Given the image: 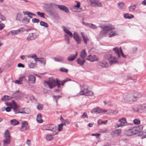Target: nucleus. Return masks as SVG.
I'll list each match as a JSON object with an SVG mask.
<instances>
[{
    "label": "nucleus",
    "mask_w": 146,
    "mask_h": 146,
    "mask_svg": "<svg viewBox=\"0 0 146 146\" xmlns=\"http://www.w3.org/2000/svg\"><path fill=\"white\" fill-rule=\"evenodd\" d=\"M61 97V96H53V98L54 99H55L56 100V102H57V100L59 98Z\"/></svg>",
    "instance_id": "nucleus-59"
},
{
    "label": "nucleus",
    "mask_w": 146,
    "mask_h": 146,
    "mask_svg": "<svg viewBox=\"0 0 146 146\" xmlns=\"http://www.w3.org/2000/svg\"><path fill=\"white\" fill-rule=\"evenodd\" d=\"M53 58L56 62H60L64 60V58L60 56H58L56 57H54Z\"/></svg>",
    "instance_id": "nucleus-22"
},
{
    "label": "nucleus",
    "mask_w": 146,
    "mask_h": 146,
    "mask_svg": "<svg viewBox=\"0 0 146 146\" xmlns=\"http://www.w3.org/2000/svg\"><path fill=\"white\" fill-rule=\"evenodd\" d=\"M73 38L76 42L78 44H80L82 41L81 37L79 36L78 33L74 32L73 35Z\"/></svg>",
    "instance_id": "nucleus-12"
},
{
    "label": "nucleus",
    "mask_w": 146,
    "mask_h": 146,
    "mask_svg": "<svg viewBox=\"0 0 146 146\" xmlns=\"http://www.w3.org/2000/svg\"><path fill=\"white\" fill-rule=\"evenodd\" d=\"M38 61L41 64H43L44 65L46 64V61L43 58H39Z\"/></svg>",
    "instance_id": "nucleus-37"
},
{
    "label": "nucleus",
    "mask_w": 146,
    "mask_h": 146,
    "mask_svg": "<svg viewBox=\"0 0 146 146\" xmlns=\"http://www.w3.org/2000/svg\"><path fill=\"white\" fill-rule=\"evenodd\" d=\"M77 63L81 66H83L85 62L84 59H81L80 58H78L77 60Z\"/></svg>",
    "instance_id": "nucleus-25"
},
{
    "label": "nucleus",
    "mask_w": 146,
    "mask_h": 146,
    "mask_svg": "<svg viewBox=\"0 0 146 146\" xmlns=\"http://www.w3.org/2000/svg\"><path fill=\"white\" fill-rule=\"evenodd\" d=\"M118 121L123 124L127 123L126 120L125 118L123 117L118 120Z\"/></svg>",
    "instance_id": "nucleus-39"
},
{
    "label": "nucleus",
    "mask_w": 146,
    "mask_h": 146,
    "mask_svg": "<svg viewBox=\"0 0 146 146\" xmlns=\"http://www.w3.org/2000/svg\"><path fill=\"white\" fill-rule=\"evenodd\" d=\"M86 55L87 53L85 51V50L83 49L81 51L80 54V56L81 58L84 59L85 58Z\"/></svg>",
    "instance_id": "nucleus-24"
},
{
    "label": "nucleus",
    "mask_w": 146,
    "mask_h": 146,
    "mask_svg": "<svg viewBox=\"0 0 146 146\" xmlns=\"http://www.w3.org/2000/svg\"><path fill=\"white\" fill-rule=\"evenodd\" d=\"M134 123L136 125H138L140 123V120L138 119H135L133 121Z\"/></svg>",
    "instance_id": "nucleus-42"
},
{
    "label": "nucleus",
    "mask_w": 146,
    "mask_h": 146,
    "mask_svg": "<svg viewBox=\"0 0 146 146\" xmlns=\"http://www.w3.org/2000/svg\"><path fill=\"white\" fill-rule=\"evenodd\" d=\"M141 97V94L138 92L134 94L131 93L127 94L124 98V100L127 102H132L135 100L134 98H139Z\"/></svg>",
    "instance_id": "nucleus-3"
},
{
    "label": "nucleus",
    "mask_w": 146,
    "mask_h": 146,
    "mask_svg": "<svg viewBox=\"0 0 146 146\" xmlns=\"http://www.w3.org/2000/svg\"><path fill=\"white\" fill-rule=\"evenodd\" d=\"M85 25H86L88 26L90 28L94 29H96L97 28V27L95 25L92 23H87Z\"/></svg>",
    "instance_id": "nucleus-30"
},
{
    "label": "nucleus",
    "mask_w": 146,
    "mask_h": 146,
    "mask_svg": "<svg viewBox=\"0 0 146 146\" xmlns=\"http://www.w3.org/2000/svg\"><path fill=\"white\" fill-rule=\"evenodd\" d=\"M124 126V125L121 123H120L119 124L117 123L115 125V126L117 127H123Z\"/></svg>",
    "instance_id": "nucleus-58"
},
{
    "label": "nucleus",
    "mask_w": 146,
    "mask_h": 146,
    "mask_svg": "<svg viewBox=\"0 0 146 146\" xmlns=\"http://www.w3.org/2000/svg\"><path fill=\"white\" fill-rule=\"evenodd\" d=\"M77 3V5H75L74 6V7H76L78 8H79L80 7V3L79 2L76 1Z\"/></svg>",
    "instance_id": "nucleus-57"
},
{
    "label": "nucleus",
    "mask_w": 146,
    "mask_h": 146,
    "mask_svg": "<svg viewBox=\"0 0 146 146\" xmlns=\"http://www.w3.org/2000/svg\"><path fill=\"white\" fill-rule=\"evenodd\" d=\"M102 30L100 32V34L102 36H104L112 29L111 25L110 24L104 25L100 27Z\"/></svg>",
    "instance_id": "nucleus-5"
},
{
    "label": "nucleus",
    "mask_w": 146,
    "mask_h": 146,
    "mask_svg": "<svg viewBox=\"0 0 146 146\" xmlns=\"http://www.w3.org/2000/svg\"><path fill=\"white\" fill-rule=\"evenodd\" d=\"M0 19L2 21H5V20L6 18L5 17L1 15V14L0 15Z\"/></svg>",
    "instance_id": "nucleus-61"
},
{
    "label": "nucleus",
    "mask_w": 146,
    "mask_h": 146,
    "mask_svg": "<svg viewBox=\"0 0 146 146\" xmlns=\"http://www.w3.org/2000/svg\"><path fill=\"white\" fill-rule=\"evenodd\" d=\"M112 133L115 136H117L120 135L121 133V129H116L113 131Z\"/></svg>",
    "instance_id": "nucleus-23"
},
{
    "label": "nucleus",
    "mask_w": 146,
    "mask_h": 146,
    "mask_svg": "<svg viewBox=\"0 0 146 146\" xmlns=\"http://www.w3.org/2000/svg\"><path fill=\"white\" fill-rule=\"evenodd\" d=\"M40 24L41 26H43L46 28H47L48 27V25L47 23L42 21H40Z\"/></svg>",
    "instance_id": "nucleus-40"
},
{
    "label": "nucleus",
    "mask_w": 146,
    "mask_h": 146,
    "mask_svg": "<svg viewBox=\"0 0 146 146\" xmlns=\"http://www.w3.org/2000/svg\"><path fill=\"white\" fill-rule=\"evenodd\" d=\"M60 70L61 72H65L66 73L68 71V69H66L64 68H60Z\"/></svg>",
    "instance_id": "nucleus-47"
},
{
    "label": "nucleus",
    "mask_w": 146,
    "mask_h": 146,
    "mask_svg": "<svg viewBox=\"0 0 146 146\" xmlns=\"http://www.w3.org/2000/svg\"><path fill=\"white\" fill-rule=\"evenodd\" d=\"M136 8L135 5L131 6L129 7V11L130 12H133Z\"/></svg>",
    "instance_id": "nucleus-46"
},
{
    "label": "nucleus",
    "mask_w": 146,
    "mask_h": 146,
    "mask_svg": "<svg viewBox=\"0 0 146 146\" xmlns=\"http://www.w3.org/2000/svg\"><path fill=\"white\" fill-rule=\"evenodd\" d=\"M10 123L13 125H15L19 124V122L15 119L11 120L10 121Z\"/></svg>",
    "instance_id": "nucleus-34"
},
{
    "label": "nucleus",
    "mask_w": 146,
    "mask_h": 146,
    "mask_svg": "<svg viewBox=\"0 0 146 146\" xmlns=\"http://www.w3.org/2000/svg\"><path fill=\"white\" fill-rule=\"evenodd\" d=\"M26 143L28 146H31V140L29 139H27L26 141Z\"/></svg>",
    "instance_id": "nucleus-62"
},
{
    "label": "nucleus",
    "mask_w": 146,
    "mask_h": 146,
    "mask_svg": "<svg viewBox=\"0 0 146 146\" xmlns=\"http://www.w3.org/2000/svg\"><path fill=\"white\" fill-rule=\"evenodd\" d=\"M10 32L13 35H15L18 34V31H11Z\"/></svg>",
    "instance_id": "nucleus-54"
},
{
    "label": "nucleus",
    "mask_w": 146,
    "mask_h": 146,
    "mask_svg": "<svg viewBox=\"0 0 146 146\" xmlns=\"http://www.w3.org/2000/svg\"><path fill=\"white\" fill-rule=\"evenodd\" d=\"M63 123H61L58 125V131H60L62 129L63 126Z\"/></svg>",
    "instance_id": "nucleus-50"
},
{
    "label": "nucleus",
    "mask_w": 146,
    "mask_h": 146,
    "mask_svg": "<svg viewBox=\"0 0 146 146\" xmlns=\"http://www.w3.org/2000/svg\"><path fill=\"white\" fill-rule=\"evenodd\" d=\"M36 120L39 123H41L42 122V119L41 118V114L40 113H38L37 115Z\"/></svg>",
    "instance_id": "nucleus-26"
},
{
    "label": "nucleus",
    "mask_w": 146,
    "mask_h": 146,
    "mask_svg": "<svg viewBox=\"0 0 146 146\" xmlns=\"http://www.w3.org/2000/svg\"><path fill=\"white\" fill-rule=\"evenodd\" d=\"M19 92L18 91H17L16 92L14 93L13 94V97L15 98H18L19 96L18 95L19 94Z\"/></svg>",
    "instance_id": "nucleus-53"
},
{
    "label": "nucleus",
    "mask_w": 146,
    "mask_h": 146,
    "mask_svg": "<svg viewBox=\"0 0 146 146\" xmlns=\"http://www.w3.org/2000/svg\"><path fill=\"white\" fill-rule=\"evenodd\" d=\"M46 10V12L50 15H53L56 13V10L54 8H48Z\"/></svg>",
    "instance_id": "nucleus-14"
},
{
    "label": "nucleus",
    "mask_w": 146,
    "mask_h": 146,
    "mask_svg": "<svg viewBox=\"0 0 146 146\" xmlns=\"http://www.w3.org/2000/svg\"><path fill=\"white\" fill-rule=\"evenodd\" d=\"M119 8L122 9L124 5V3L122 2L119 3L118 4Z\"/></svg>",
    "instance_id": "nucleus-49"
},
{
    "label": "nucleus",
    "mask_w": 146,
    "mask_h": 146,
    "mask_svg": "<svg viewBox=\"0 0 146 146\" xmlns=\"http://www.w3.org/2000/svg\"><path fill=\"white\" fill-rule=\"evenodd\" d=\"M77 55H78V53L77 52H76V54H70L68 57V60L69 61H73L76 57Z\"/></svg>",
    "instance_id": "nucleus-18"
},
{
    "label": "nucleus",
    "mask_w": 146,
    "mask_h": 146,
    "mask_svg": "<svg viewBox=\"0 0 146 146\" xmlns=\"http://www.w3.org/2000/svg\"><path fill=\"white\" fill-rule=\"evenodd\" d=\"M23 13L25 15H27L30 18H33V17L31 15V13L29 11H23Z\"/></svg>",
    "instance_id": "nucleus-41"
},
{
    "label": "nucleus",
    "mask_w": 146,
    "mask_h": 146,
    "mask_svg": "<svg viewBox=\"0 0 146 146\" xmlns=\"http://www.w3.org/2000/svg\"><path fill=\"white\" fill-rule=\"evenodd\" d=\"M63 31L65 33L69 35L71 37L73 36V35L72 32L64 27Z\"/></svg>",
    "instance_id": "nucleus-28"
},
{
    "label": "nucleus",
    "mask_w": 146,
    "mask_h": 146,
    "mask_svg": "<svg viewBox=\"0 0 146 146\" xmlns=\"http://www.w3.org/2000/svg\"><path fill=\"white\" fill-rule=\"evenodd\" d=\"M88 85H83L81 87V90L79 93L80 95H83L86 96H91L93 95V92L88 90Z\"/></svg>",
    "instance_id": "nucleus-4"
},
{
    "label": "nucleus",
    "mask_w": 146,
    "mask_h": 146,
    "mask_svg": "<svg viewBox=\"0 0 146 146\" xmlns=\"http://www.w3.org/2000/svg\"><path fill=\"white\" fill-rule=\"evenodd\" d=\"M101 109L99 107H97L96 108H94L91 111V113H100Z\"/></svg>",
    "instance_id": "nucleus-21"
},
{
    "label": "nucleus",
    "mask_w": 146,
    "mask_h": 146,
    "mask_svg": "<svg viewBox=\"0 0 146 146\" xmlns=\"http://www.w3.org/2000/svg\"><path fill=\"white\" fill-rule=\"evenodd\" d=\"M35 66V64L34 63H31L29 65V67L30 68H34Z\"/></svg>",
    "instance_id": "nucleus-56"
},
{
    "label": "nucleus",
    "mask_w": 146,
    "mask_h": 146,
    "mask_svg": "<svg viewBox=\"0 0 146 146\" xmlns=\"http://www.w3.org/2000/svg\"><path fill=\"white\" fill-rule=\"evenodd\" d=\"M57 7L60 9L65 11L66 13H68L69 12L68 9L67 7L65 6L61 5H57Z\"/></svg>",
    "instance_id": "nucleus-19"
},
{
    "label": "nucleus",
    "mask_w": 146,
    "mask_h": 146,
    "mask_svg": "<svg viewBox=\"0 0 146 146\" xmlns=\"http://www.w3.org/2000/svg\"><path fill=\"white\" fill-rule=\"evenodd\" d=\"M98 65L104 68L108 67V63L105 61H102L98 62Z\"/></svg>",
    "instance_id": "nucleus-16"
},
{
    "label": "nucleus",
    "mask_w": 146,
    "mask_h": 146,
    "mask_svg": "<svg viewBox=\"0 0 146 146\" xmlns=\"http://www.w3.org/2000/svg\"><path fill=\"white\" fill-rule=\"evenodd\" d=\"M32 21L33 23H38L40 21V20L36 18H33L32 20Z\"/></svg>",
    "instance_id": "nucleus-51"
},
{
    "label": "nucleus",
    "mask_w": 146,
    "mask_h": 146,
    "mask_svg": "<svg viewBox=\"0 0 146 146\" xmlns=\"http://www.w3.org/2000/svg\"><path fill=\"white\" fill-rule=\"evenodd\" d=\"M38 36V35L36 33H31L29 34V35L27 38V40L28 41L30 40H34Z\"/></svg>",
    "instance_id": "nucleus-13"
},
{
    "label": "nucleus",
    "mask_w": 146,
    "mask_h": 146,
    "mask_svg": "<svg viewBox=\"0 0 146 146\" xmlns=\"http://www.w3.org/2000/svg\"><path fill=\"white\" fill-rule=\"evenodd\" d=\"M117 35L115 32H111L109 35V37H111L113 36H114Z\"/></svg>",
    "instance_id": "nucleus-48"
},
{
    "label": "nucleus",
    "mask_w": 146,
    "mask_h": 146,
    "mask_svg": "<svg viewBox=\"0 0 146 146\" xmlns=\"http://www.w3.org/2000/svg\"><path fill=\"white\" fill-rule=\"evenodd\" d=\"M105 58L108 60L110 64L112 65L113 64L116 63L117 62V59L114 56H113L111 54H108L105 56Z\"/></svg>",
    "instance_id": "nucleus-6"
},
{
    "label": "nucleus",
    "mask_w": 146,
    "mask_h": 146,
    "mask_svg": "<svg viewBox=\"0 0 146 146\" xmlns=\"http://www.w3.org/2000/svg\"><path fill=\"white\" fill-rule=\"evenodd\" d=\"M57 5L52 3L48 4V6L49 7V8H56L57 7Z\"/></svg>",
    "instance_id": "nucleus-35"
},
{
    "label": "nucleus",
    "mask_w": 146,
    "mask_h": 146,
    "mask_svg": "<svg viewBox=\"0 0 146 146\" xmlns=\"http://www.w3.org/2000/svg\"><path fill=\"white\" fill-rule=\"evenodd\" d=\"M143 127L142 125H140L137 127L127 130L125 131L126 134L128 136H130L137 134L141 131L143 130Z\"/></svg>",
    "instance_id": "nucleus-2"
},
{
    "label": "nucleus",
    "mask_w": 146,
    "mask_h": 146,
    "mask_svg": "<svg viewBox=\"0 0 146 146\" xmlns=\"http://www.w3.org/2000/svg\"><path fill=\"white\" fill-rule=\"evenodd\" d=\"M43 108V106L42 104H38L37 106V108L38 110H41Z\"/></svg>",
    "instance_id": "nucleus-52"
},
{
    "label": "nucleus",
    "mask_w": 146,
    "mask_h": 146,
    "mask_svg": "<svg viewBox=\"0 0 146 146\" xmlns=\"http://www.w3.org/2000/svg\"><path fill=\"white\" fill-rule=\"evenodd\" d=\"M12 98V97L5 95L2 98L1 100L3 101H6L9 100H10Z\"/></svg>",
    "instance_id": "nucleus-32"
},
{
    "label": "nucleus",
    "mask_w": 146,
    "mask_h": 146,
    "mask_svg": "<svg viewBox=\"0 0 146 146\" xmlns=\"http://www.w3.org/2000/svg\"><path fill=\"white\" fill-rule=\"evenodd\" d=\"M81 34L84 43L86 44L89 40V39L87 35L85 34L84 33L81 32Z\"/></svg>",
    "instance_id": "nucleus-15"
},
{
    "label": "nucleus",
    "mask_w": 146,
    "mask_h": 146,
    "mask_svg": "<svg viewBox=\"0 0 146 146\" xmlns=\"http://www.w3.org/2000/svg\"><path fill=\"white\" fill-rule=\"evenodd\" d=\"M87 2L90 3L92 6L101 7L102 4L98 0H87Z\"/></svg>",
    "instance_id": "nucleus-9"
},
{
    "label": "nucleus",
    "mask_w": 146,
    "mask_h": 146,
    "mask_svg": "<svg viewBox=\"0 0 146 146\" xmlns=\"http://www.w3.org/2000/svg\"><path fill=\"white\" fill-rule=\"evenodd\" d=\"M141 109L143 111L146 112V104L142 105L141 106Z\"/></svg>",
    "instance_id": "nucleus-55"
},
{
    "label": "nucleus",
    "mask_w": 146,
    "mask_h": 146,
    "mask_svg": "<svg viewBox=\"0 0 146 146\" xmlns=\"http://www.w3.org/2000/svg\"><path fill=\"white\" fill-rule=\"evenodd\" d=\"M28 81L31 83L34 84L35 82V77L33 75H30L28 76Z\"/></svg>",
    "instance_id": "nucleus-17"
},
{
    "label": "nucleus",
    "mask_w": 146,
    "mask_h": 146,
    "mask_svg": "<svg viewBox=\"0 0 146 146\" xmlns=\"http://www.w3.org/2000/svg\"><path fill=\"white\" fill-rule=\"evenodd\" d=\"M30 19H28L27 17H24L22 20V22L23 23L27 24L29 22Z\"/></svg>",
    "instance_id": "nucleus-31"
},
{
    "label": "nucleus",
    "mask_w": 146,
    "mask_h": 146,
    "mask_svg": "<svg viewBox=\"0 0 146 146\" xmlns=\"http://www.w3.org/2000/svg\"><path fill=\"white\" fill-rule=\"evenodd\" d=\"M45 130L53 131L55 132V130H56V126L53 124H48L44 126Z\"/></svg>",
    "instance_id": "nucleus-8"
},
{
    "label": "nucleus",
    "mask_w": 146,
    "mask_h": 146,
    "mask_svg": "<svg viewBox=\"0 0 146 146\" xmlns=\"http://www.w3.org/2000/svg\"><path fill=\"white\" fill-rule=\"evenodd\" d=\"M22 17L21 14L19 13H18L17 14L15 20H19L21 22V21L20 20V19L22 18Z\"/></svg>",
    "instance_id": "nucleus-44"
},
{
    "label": "nucleus",
    "mask_w": 146,
    "mask_h": 146,
    "mask_svg": "<svg viewBox=\"0 0 146 146\" xmlns=\"http://www.w3.org/2000/svg\"><path fill=\"white\" fill-rule=\"evenodd\" d=\"M11 108L10 107H7L5 108V110L7 112H8L11 111Z\"/></svg>",
    "instance_id": "nucleus-64"
},
{
    "label": "nucleus",
    "mask_w": 146,
    "mask_h": 146,
    "mask_svg": "<svg viewBox=\"0 0 146 146\" xmlns=\"http://www.w3.org/2000/svg\"><path fill=\"white\" fill-rule=\"evenodd\" d=\"M12 102L13 103V108L14 110V111L15 113V114H17V113H19V110H17V106L15 102H14V101L13 100L12 101Z\"/></svg>",
    "instance_id": "nucleus-20"
},
{
    "label": "nucleus",
    "mask_w": 146,
    "mask_h": 146,
    "mask_svg": "<svg viewBox=\"0 0 146 146\" xmlns=\"http://www.w3.org/2000/svg\"><path fill=\"white\" fill-rule=\"evenodd\" d=\"M86 59L91 62H94L97 61L98 59V57L94 55H90L86 58Z\"/></svg>",
    "instance_id": "nucleus-10"
},
{
    "label": "nucleus",
    "mask_w": 146,
    "mask_h": 146,
    "mask_svg": "<svg viewBox=\"0 0 146 146\" xmlns=\"http://www.w3.org/2000/svg\"><path fill=\"white\" fill-rule=\"evenodd\" d=\"M17 66L18 67H22L23 68L25 67V66L22 63H19L18 64Z\"/></svg>",
    "instance_id": "nucleus-63"
},
{
    "label": "nucleus",
    "mask_w": 146,
    "mask_h": 146,
    "mask_svg": "<svg viewBox=\"0 0 146 146\" xmlns=\"http://www.w3.org/2000/svg\"><path fill=\"white\" fill-rule=\"evenodd\" d=\"M124 17L125 18L130 19L133 18L134 16L133 15L129 14L128 13H126L124 15Z\"/></svg>",
    "instance_id": "nucleus-33"
},
{
    "label": "nucleus",
    "mask_w": 146,
    "mask_h": 146,
    "mask_svg": "<svg viewBox=\"0 0 146 146\" xmlns=\"http://www.w3.org/2000/svg\"><path fill=\"white\" fill-rule=\"evenodd\" d=\"M81 117L82 118H84L85 117L88 118L87 113H84L82 115Z\"/></svg>",
    "instance_id": "nucleus-60"
},
{
    "label": "nucleus",
    "mask_w": 146,
    "mask_h": 146,
    "mask_svg": "<svg viewBox=\"0 0 146 146\" xmlns=\"http://www.w3.org/2000/svg\"><path fill=\"white\" fill-rule=\"evenodd\" d=\"M25 78V76L19 78V80H16L15 81V83L18 84H22L21 82V81L22 80V79Z\"/></svg>",
    "instance_id": "nucleus-38"
},
{
    "label": "nucleus",
    "mask_w": 146,
    "mask_h": 146,
    "mask_svg": "<svg viewBox=\"0 0 146 146\" xmlns=\"http://www.w3.org/2000/svg\"><path fill=\"white\" fill-rule=\"evenodd\" d=\"M5 139H11V136L9 131L8 130H6L5 133Z\"/></svg>",
    "instance_id": "nucleus-29"
},
{
    "label": "nucleus",
    "mask_w": 146,
    "mask_h": 146,
    "mask_svg": "<svg viewBox=\"0 0 146 146\" xmlns=\"http://www.w3.org/2000/svg\"><path fill=\"white\" fill-rule=\"evenodd\" d=\"M3 146H7L10 144V139H5L3 141Z\"/></svg>",
    "instance_id": "nucleus-27"
},
{
    "label": "nucleus",
    "mask_w": 146,
    "mask_h": 146,
    "mask_svg": "<svg viewBox=\"0 0 146 146\" xmlns=\"http://www.w3.org/2000/svg\"><path fill=\"white\" fill-rule=\"evenodd\" d=\"M24 113L29 114L31 111L30 110L27 108H25L23 110Z\"/></svg>",
    "instance_id": "nucleus-45"
},
{
    "label": "nucleus",
    "mask_w": 146,
    "mask_h": 146,
    "mask_svg": "<svg viewBox=\"0 0 146 146\" xmlns=\"http://www.w3.org/2000/svg\"><path fill=\"white\" fill-rule=\"evenodd\" d=\"M37 13L38 15L40 17L42 18H45V17L44 16L45 14L44 13L40 12L38 11L37 12Z\"/></svg>",
    "instance_id": "nucleus-43"
},
{
    "label": "nucleus",
    "mask_w": 146,
    "mask_h": 146,
    "mask_svg": "<svg viewBox=\"0 0 146 146\" xmlns=\"http://www.w3.org/2000/svg\"><path fill=\"white\" fill-rule=\"evenodd\" d=\"M45 138L47 141H50L53 139V136L52 135L47 134L46 135Z\"/></svg>",
    "instance_id": "nucleus-36"
},
{
    "label": "nucleus",
    "mask_w": 146,
    "mask_h": 146,
    "mask_svg": "<svg viewBox=\"0 0 146 146\" xmlns=\"http://www.w3.org/2000/svg\"><path fill=\"white\" fill-rule=\"evenodd\" d=\"M68 81H71V79H66L62 81H59L58 79L48 81H45L44 82V84L45 87L48 86L50 89H52L56 85L58 88H60L61 86V84L64 86V83Z\"/></svg>",
    "instance_id": "nucleus-1"
},
{
    "label": "nucleus",
    "mask_w": 146,
    "mask_h": 146,
    "mask_svg": "<svg viewBox=\"0 0 146 146\" xmlns=\"http://www.w3.org/2000/svg\"><path fill=\"white\" fill-rule=\"evenodd\" d=\"M29 129V127L27 123L25 121L23 122L22 123V125L20 128V130L21 131H24Z\"/></svg>",
    "instance_id": "nucleus-11"
},
{
    "label": "nucleus",
    "mask_w": 146,
    "mask_h": 146,
    "mask_svg": "<svg viewBox=\"0 0 146 146\" xmlns=\"http://www.w3.org/2000/svg\"><path fill=\"white\" fill-rule=\"evenodd\" d=\"M113 50H114L115 53L117 54V56L119 58L120 56V54L124 58L126 57V56L123 53L121 47L118 49L117 47H115L113 48Z\"/></svg>",
    "instance_id": "nucleus-7"
}]
</instances>
